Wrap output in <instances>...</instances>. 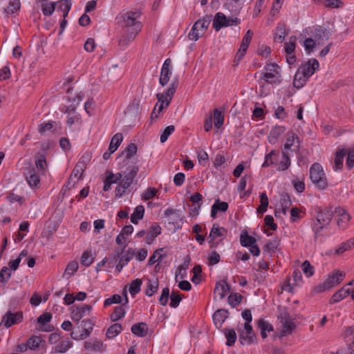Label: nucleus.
<instances>
[{
	"label": "nucleus",
	"mask_w": 354,
	"mask_h": 354,
	"mask_svg": "<svg viewBox=\"0 0 354 354\" xmlns=\"http://www.w3.org/2000/svg\"><path fill=\"white\" fill-rule=\"evenodd\" d=\"M122 139L123 136L122 133H117L116 134H115L111 140L108 149L109 151H111V152H115L120 146V143L122 142Z\"/></svg>",
	"instance_id": "nucleus-43"
},
{
	"label": "nucleus",
	"mask_w": 354,
	"mask_h": 354,
	"mask_svg": "<svg viewBox=\"0 0 354 354\" xmlns=\"http://www.w3.org/2000/svg\"><path fill=\"white\" fill-rule=\"evenodd\" d=\"M335 213L338 214L339 218L337 220V224L339 229L345 230L348 225L351 216L344 209H336Z\"/></svg>",
	"instance_id": "nucleus-13"
},
{
	"label": "nucleus",
	"mask_w": 354,
	"mask_h": 354,
	"mask_svg": "<svg viewBox=\"0 0 354 354\" xmlns=\"http://www.w3.org/2000/svg\"><path fill=\"white\" fill-rule=\"evenodd\" d=\"M178 85V79L175 77L170 86L167 88L165 93H162L164 95V100H166V106L169 105L170 101L174 96L176 90Z\"/></svg>",
	"instance_id": "nucleus-20"
},
{
	"label": "nucleus",
	"mask_w": 354,
	"mask_h": 354,
	"mask_svg": "<svg viewBox=\"0 0 354 354\" xmlns=\"http://www.w3.org/2000/svg\"><path fill=\"white\" fill-rule=\"evenodd\" d=\"M309 78H306L305 76H303V74L301 73V71L297 70L294 77L293 86L296 88L299 89L306 84Z\"/></svg>",
	"instance_id": "nucleus-41"
},
{
	"label": "nucleus",
	"mask_w": 354,
	"mask_h": 354,
	"mask_svg": "<svg viewBox=\"0 0 354 354\" xmlns=\"http://www.w3.org/2000/svg\"><path fill=\"white\" fill-rule=\"evenodd\" d=\"M291 160L288 156V152L282 151V159L280 161L277 167L278 171H285L290 166Z\"/></svg>",
	"instance_id": "nucleus-46"
},
{
	"label": "nucleus",
	"mask_w": 354,
	"mask_h": 354,
	"mask_svg": "<svg viewBox=\"0 0 354 354\" xmlns=\"http://www.w3.org/2000/svg\"><path fill=\"white\" fill-rule=\"evenodd\" d=\"M145 214V207L143 205H138L131 216V222L133 224H137L139 220L142 219Z\"/></svg>",
	"instance_id": "nucleus-37"
},
{
	"label": "nucleus",
	"mask_w": 354,
	"mask_h": 354,
	"mask_svg": "<svg viewBox=\"0 0 354 354\" xmlns=\"http://www.w3.org/2000/svg\"><path fill=\"white\" fill-rule=\"evenodd\" d=\"M280 241L277 237L274 240L269 241L263 247V250L265 252L271 253L274 252L279 245Z\"/></svg>",
	"instance_id": "nucleus-49"
},
{
	"label": "nucleus",
	"mask_w": 354,
	"mask_h": 354,
	"mask_svg": "<svg viewBox=\"0 0 354 354\" xmlns=\"http://www.w3.org/2000/svg\"><path fill=\"white\" fill-rule=\"evenodd\" d=\"M86 169V166H84V165L77 162L73 169L71 175L75 178H77L78 181L82 179V174Z\"/></svg>",
	"instance_id": "nucleus-55"
},
{
	"label": "nucleus",
	"mask_w": 354,
	"mask_h": 354,
	"mask_svg": "<svg viewBox=\"0 0 354 354\" xmlns=\"http://www.w3.org/2000/svg\"><path fill=\"white\" fill-rule=\"evenodd\" d=\"M122 330V326L120 324L115 323L111 325L106 333V335L107 338L112 339L116 337L119 333H121Z\"/></svg>",
	"instance_id": "nucleus-42"
},
{
	"label": "nucleus",
	"mask_w": 354,
	"mask_h": 354,
	"mask_svg": "<svg viewBox=\"0 0 354 354\" xmlns=\"http://www.w3.org/2000/svg\"><path fill=\"white\" fill-rule=\"evenodd\" d=\"M23 319L24 316L22 311L12 313L11 310H8L3 316L1 323H3L4 326L8 328L15 324L21 323L23 321Z\"/></svg>",
	"instance_id": "nucleus-6"
},
{
	"label": "nucleus",
	"mask_w": 354,
	"mask_h": 354,
	"mask_svg": "<svg viewBox=\"0 0 354 354\" xmlns=\"http://www.w3.org/2000/svg\"><path fill=\"white\" fill-rule=\"evenodd\" d=\"M57 3L56 8L63 12V17L66 18L71 8V3L68 0H60Z\"/></svg>",
	"instance_id": "nucleus-39"
},
{
	"label": "nucleus",
	"mask_w": 354,
	"mask_h": 354,
	"mask_svg": "<svg viewBox=\"0 0 354 354\" xmlns=\"http://www.w3.org/2000/svg\"><path fill=\"white\" fill-rule=\"evenodd\" d=\"M253 36V32L251 30H248L243 38L242 39L241 44L240 48L243 50V51H247L248 46L251 42L252 38Z\"/></svg>",
	"instance_id": "nucleus-52"
},
{
	"label": "nucleus",
	"mask_w": 354,
	"mask_h": 354,
	"mask_svg": "<svg viewBox=\"0 0 354 354\" xmlns=\"http://www.w3.org/2000/svg\"><path fill=\"white\" fill-rule=\"evenodd\" d=\"M224 334L225 336V338L227 339L226 341V345L227 346H232L236 340V333L233 328H225L224 330Z\"/></svg>",
	"instance_id": "nucleus-45"
},
{
	"label": "nucleus",
	"mask_w": 354,
	"mask_h": 354,
	"mask_svg": "<svg viewBox=\"0 0 354 354\" xmlns=\"http://www.w3.org/2000/svg\"><path fill=\"white\" fill-rule=\"evenodd\" d=\"M171 74V69L161 68L160 76L159 79V83L162 86H165L170 79Z\"/></svg>",
	"instance_id": "nucleus-57"
},
{
	"label": "nucleus",
	"mask_w": 354,
	"mask_h": 354,
	"mask_svg": "<svg viewBox=\"0 0 354 354\" xmlns=\"http://www.w3.org/2000/svg\"><path fill=\"white\" fill-rule=\"evenodd\" d=\"M158 190L155 187L147 188L142 194V199L147 201L153 198L157 194Z\"/></svg>",
	"instance_id": "nucleus-63"
},
{
	"label": "nucleus",
	"mask_w": 354,
	"mask_h": 354,
	"mask_svg": "<svg viewBox=\"0 0 354 354\" xmlns=\"http://www.w3.org/2000/svg\"><path fill=\"white\" fill-rule=\"evenodd\" d=\"M227 17L222 12H217L213 20V28L216 31L220 30L223 27H226Z\"/></svg>",
	"instance_id": "nucleus-26"
},
{
	"label": "nucleus",
	"mask_w": 354,
	"mask_h": 354,
	"mask_svg": "<svg viewBox=\"0 0 354 354\" xmlns=\"http://www.w3.org/2000/svg\"><path fill=\"white\" fill-rule=\"evenodd\" d=\"M212 117L214 119V127L216 129H220L223 126L224 122L223 111L218 109H214Z\"/></svg>",
	"instance_id": "nucleus-38"
},
{
	"label": "nucleus",
	"mask_w": 354,
	"mask_h": 354,
	"mask_svg": "<svg viewBox=\"0 0 354 354\" xmlns=\"http://www.w3.org/2000/svg\"><path fill=\"white\" fill-rule=\"evenodd\" d=\"M183 297V295L180 294L179 291L173 290L170 295L171 301H170L169 306L171 308H177L179 306Z\"/></svg>",
	"instance_id": "nucleus-47"
},
{
	"label": "nucleus",
	"mask_w": 354,
	"mask_h": 354,
	"mask_svg": "<svg viewBox=\"0 0 354 354\" xmlns=\"http://www.w3.org/2000/svg\"><path fill=\"white\" fill-rule=\"evenodd\" d=\"M296 37L292 36L290 37L289 41L286 42L284 44L285 52L286 54H292L294 53L296 48Z\"/></svg>",
	"instance_id": "nucleus-60"
},
{
	"label": "nucleus",
	"mask_w": 354,
	"mask_h": 354,
	"mask_svg": "<svg viewBox=\"0 0 354 354\" xmlns=\"http://www.w3.org/2000/svg\"><path fill=\"white\" fill-rule=\"evenodd\" d=\"M148 326L145 322H139L132 325L131 330V333L140 337H145L148 333Z\"/></svg>",
	"instance_id": "nucleus-21"
},
{
	"label": "nucleus",
	"mask_w": 354,
	"mask_h": 354,
	"mask_svg": "<svg viewBox=\"0 0 354 354\" xmlns=\"http://www.w3.org/2000/svg\"><path fill=\"white\" fill-rule=\"evenodd\" d=\"M72 346H73V342L71 340H69V339L64 340V341H62L59 344H58L55 347V351L56 353H64L66 352L68 348L72 347Z\"/></svg>",
	"instance_id": "nucleus-51"
},
{
	"label": "nucleus",
	"mask_w": 354,
	"mask_h": 354,
	"mask_svg": "<svg viewBox=\"0 0 354 354\" xmlns=\"http://www.w3.org/2000/svg\"><path fill=\"white\" fill-rule=\"evenodd\" d=\"M156 97L158 99V102L155 105L151 115V119H156L158 118L159 114L162 111L164 108L166 106V100H164V95L160 93L156 94Z\"/></svg>",
	"instance_id": "nucleus-16"
},
{
	"label": "nucleus",
	"mask_w": 354,
	"mask_h": 354,
	"mask_svg": "<svg viewBox=\"0 0 354 354\" xmlns=\"http://www.w3.org/2000/svg\"><path fill=\"white\" fill-rule=\"evenodd\" d=\"M137 151V145L134 143H131L122 151V154L125 156L126 159H130L136 154Z\"/></svg>",
	"instance_id": "nucleus-56"
},
{
	"label": "nucleus",
	"mask_w": 354,
	"mask_h": 354,
	"mask_svg": "<svg viewBox=\"0 0 354 354\" xmlns=\"http://www.w3.org/2000/svg\"><path fill=\"white\" fill-rule=\"evenodd\" d=\"M228 310L223 308L218 309L212 315V319L217 328H220L222 327L223 324L228 317Z\"/></svg>",
	"instance_id": "nucleus-12"
},
{
	"label": "nucleus",
	"mask_w": 354,
	"mask_h": 354,
	"mask_svg": "<svg viewBox=\"0 0 354 354\" xmlns=\"http://www.w3.org/2000/svg\"><path fill=\"white\" fill-rule=\"evenodd\" d=\"M141 13L138 11H128L121 18L124 34L119 41V45L127 46L133 41L142 29V24L140 21Z\"/></svg>",
	"instance_id": "nucleus-1"
},
{
	"label": "nucleus",
	"mask_w": 354,
	"mask_h": 354,
	"mask_svg": "<svg viewBox=\"0 0 354 354\" xmlns=\"http://www.w3.org/2000/svg\"><path fill=\"white\" fill-rule=\"evenodd\" d=\"M134 255V250L132 248H129L124 254H122L120 256L118 262L126 266L131 261V259H132Z\"/></svg>",
	"instance_id": "nucleus-58"
},
{
	"label": "nucleus",
	"mask_w": 354,
	"mask_h": 354,
	"mask_svg": "<svg viewBox=\"0 0 354 354\" xmlns=\"http://www.w3.org/2000/svg\"><path fill=\"white\" fill-rule=\"evenodd\" d=\"M230 289V285L225 281H218L216 283L214 293L217 292L220 299H222L226 296Z\"/></svg>",
	"instance_id": "nucleus-29"
},
{
	"label": "nucleus",
	"mask_w": 354,
	"mask_h": 354,
	"mask_svg": "<svg viewBox=\"0 0 354 354\" xmlns=\"http://www.w3.org/2000/svg\"><path fill=\"white\" fill-rule=\"evenodd\" d=\"M346 154V165L350 170L354 167V147L347 151Z\"/></svg>",
	"instance_id": "nucleus-64"
},
{
	"label": "nucleus",
	"mask_w": 354,
	"mask_h": 354,
	"mask_svg": "<svg viewBox=\"0 0 354 354\" xmlns=\"http://www.w3.org/2000/svg\"><path fill=\"white\" fill-rule=\"evenodd\" d=\"M288 34V32L286 30L285 24H279L277 27L276 28V32L274 37V41L278 43H282Z\"/></svg>",
	"instance_id": "nucleus-34"
},
{
	"label": "nucleus",
	"mask_w": 354,
	"mask_h": 354,
	"mask_svg": "<svg viewBox=\"0 0 354 354\" xmlns=\"http://www.w3.org/2000/svg\"><path fill=\"white\" fill-rule=\"evenodd\" d=\"M180 212V210L172 208H167L165 211L164 214L167 217L169 224L172 225L174 228H179L180 224L183 223V216Z\"/></svg>",
	"instance_id": "nucleus-8"
},
{
	"label": "nucleus",
	"mask_w": 354,
	"mask_h": 354,
	"mask_svg": "<svg viewBox=\"0 0 354 354\" xmlns=\"http://www.w3.org/2000/svg\"><path fill=\"white\" fill-rule=\"evenodd\" d=\"M142 283V281L140 279H134L131 282L129 290L132 296L136 295L140 291Z\"/></svg>",
	"instance_id": "nucleus-50"
},
{
	"label": "nucleus",
	"mask_w": 354,
	"mask_h": 354,
	"mask_svg": "<svg viewBox=\"0 0 354 354\" xmlns=\"http://www.w3.org/2000/svg\"><path fill=\"white\" fill-rule=\"evenodd\" d=\"M257 326L261 330L260 333L263 339H266L268 337L267 332H271L274 330L272 325L263 319L259 320Z\"/></svg>",
	"instance_id": "nucleus-31"
},
{
	"label": "nucleus",
	"mask_w": 354,
	"mask_h": 354,
	"mask_svg": "<svg viewBox=\"0 0 354 354\" xmlns=\"http://www.w3.org/2000/svg\"><path fill=\"white\" fill-rule=\"evenodd\" d=\"M313 36L318 41L319 40H328L329 39L328 30L322 26H317L314 27L313 31H311Z\"/></svg>",
	"instance_id": "nucleus-24"
},
{
	"label": "nucleus",
	"mask_w": 354,
	"mask_h": 354,
	"mask_svg": "<svg viewBox=\"0 0 354 354\" xmlns=\"http://www.w3.org/2000/svg\"><path fill=\"white\" fill-rule=\"evenodd\" d=\"M295 140H297L298 145L297 148L299 147L300 140L298 136L294 133L292 131H290L286 133V141L284 145V149L286 150L290 149L292 146H293Z\"/></svg>",
	"instance_id": "nucleus-35"
},
{
	"label": "nucleus",
	"mask_w": 354,
	"mask_h": 354,
	"mask_svg": "<svg viewBox=\"0 0 354 354\" xmlns=\"http://www.w3.org/2000/svg\"><path fill=\"white\" fill-rule=\"evenodd\" d=\"M350 294V290L342 288L335 292L330 299L329 303L333 304L346 298Z\"/></svg>",
	"instance_id": "nucleus-33"
},
{
	"label": "nucleus",
	"mask_w": 354,
	"mask_h": 354,
	"mask_svg": "<svg viewBox=\"0 0 354 354\" xmlns=\"http://www.w3.org/2000/svg\"><path fill=\"white\" fill-rule=\"evenodd\" d=\"M20 6L19 0L10 1L8 6L4 8V12L8 14H13L20 9Z\"/></svg>",
	"instance_id": "nucleus-54"
},
{
	"label": "nucleus",
	"mask_w": 354,
	"mask_h": 354,
	"mask_svg": "<svg viewBox=\"0 0 354 354\" xmlns=\"http://www.w3.org/2000/svg\"><path fill=\"white\" fill-rule=\"evenodd\" d=\"M333 211L330 209L325 208L324 209H319L316 214V218L317 222L320 225H328L330 223L333 218Z\"/></svg>",
	"instance_id": "nucleus-11"
},
{
	"label": "nucleus",
	"mask_w": 354,
	"mask_h": 354,
	"mask_svg": "<svg viewBox=\"0 0 354 354\" xmlns=\"http://www.w3.org/2000/svg\"><path fill=\"white\" fill-rule=\"evenodd\" d=\"M346 153V149L339 147L337 148L334 158L333 169L335 171L342 170L343 169V161Z\"/></svg>",
	"instance_id": "nucleus-14"
},
{
	"label": "nucleus",
	"mask_w": 354,
	"mask_h": 354,
	"mask_svg": "<svg viewBox=\"0 0 354 354\" xmlns=\"http://www.w3.org/2000/svg\"><path fill=\"white\" fill-rule=\"evenodd\" d=\"M264 72L261 75V80L270 84H279L281 82L280 66L276 63H267L263 67Z\"/></svg>",
	"instance_id": "nucleus-2"
},
{
	"label": "nucleus",
	"mask_w": 354,
	"mask_h": 354,
	"mask_svg": "<svg viewBox=\"0 0 354 354\" xmlns=\"http://www.w3.org/2000/svg\"><path fill=\"white\" fill-rule=\"evenodd\" d=\"M261 204L257 208V213L263 214L267 211L268 206V198L266 192H262L260 194Z\"/></svg>",
	"instance_id": "nucleus-48"
},
{
	"label": "nucleus",
	"mask_w": 354,
	"mask_h": 354,
	"mask_svg": "<svg viewBox=\"0 0 354 354\" xmlns=\"http://www.w3.org/2000/svg\"><path fill=\"white\" fill-rule=\"evenodd\" d=\"M212 20V15H205L198 19L193 25L188 34V38L192 41L198 40L205 33Z\"/></svg>",
	"instance_id": "nucleus-4"
},
{
	"label": "nucleus",
	"mask_w": 354,
	"mask_h": 354,
	"mask_svg": "<svg viewBox=\"0 0 354 354\" xmlns=\"http://www.w3.org/2000/svg\"><path fill=\"white\" fill-rule=\"evenodd\" d=\"M310 178L315 186L319 189H325L328 184L322 166L317 162L313 163L309 169Z\"/></svg>",
	"instance_id": "nucleus-3"
},
{
	"label": "nucleus",
	"mask_w": 354,
	"mask_h": 354,
	"mask_svg": "<svg viewBox=\"0 0 354 354\" xmlns=\"http://www.w3.org/2000/svg\"><path fill=\"white\" fill-rule=\"evenodd\" d=\"M159 281L158 279L152 281L151 279H148L147 288L145 290V294L151 297L154 293H156L158 289Z\"/></svg>",
	"instance_id": "nucleus-44"
},
{
	"label": "nucleus",
	"mask_w": 354,
	"mask_h": 354,
	"mask_svg": "<svg viewBox=\"0 0 354 354\" xmlns=\"http://www.w3.org/2000/svg\"><path fill=\"white\" fill-rule=\"evenodd\" d=\"M227 231L223 227H220L218 224L214 223L209 232V239H216L217 237L224 238L227 236Z\"/></svg>",
	"instance_id": "nucleus-27"
},
{
	"label": "nucleus",
	"mask_w": 354,
	"mask_h": 354,
	"mask_svg": "<svg viewBox=\"0 0 354 354\" xmlns=\"http://www.w3.org/2000/svg\"><path fill=\"white\" fill-rule=\"evenodd\" d=\"M286 127L280 125H275L269 133L268 139L270 143L274 144L279 137L284 133Z\"/></svg>",
	"instance_id": "nucleus-23"
},
{
	"label": "nucleus",
	"mask_w": 354,
	"mask_h": 354,
	"mask_svg": "<svg viewBox=\"0 0 354 354\" xmlns=\"http://www.w3.org/2000/svg\"><path fill=\"white\" fill-rule=\"evenodd\" d=\"M81 326L83 328V330L80 333V338L82 339H84L91 335L93 329L94 324L91 322L90 319H86L82 320Z\"/></svg>",
	"instance_id": "nucleus-28"
},
{
	"label": "nucleus",
	"mask_w": 354,
	"mask_h": 354,
	"mask_svg": "<svg viewBox=\"0 0 354 354\" xmlns=\"http://www.w3.org/2000/svg\"><path fill=\"white\" fill-rule=\"evenodd\" d=\"M345 273L342 271H336L329 274L327 279L325 280L329 289L336 286L339 284L344 279Z\"/></svg>",
	"instance_id": "nucleus-15"
},
{
	"label": "nucleus",
	"mask_w": 354,
	"mask_h": 354,
	"mask_svg": "<svg viewBox=\"0 0 354 354\" xmlns=\"http://www.w3.org/2000/svg\"><path fill=\"white\" fill-rule=\"evenodd\" d=\"M161 230L162 229L158 223L150 226L146 235V243L149 245L151 244L155 239L161 234Z\"/></svg>",
	"instance_id": "nucleus-19"
},
{
	"label": "nucleus",
	"mask_w": 354,
	"mask_h": 354,
	"mask_svg": "<svg viewBox=\"0 0 354 354\" xmlns=\"http://www.w3.org/2000/svg\"><path fill=\"white\" fill-rule=\"evenodd\" d=\"M292 277L293 283H290L291 279L290 278L286 279V283H287L286 286L288 288H287V289L286 288L285 290H288L290 292L292 289V286H299V283H301L302 274H301V271L299 269L295 270L292 272Z\"/></svg>",
	"instance_id": "nucleus-25"
},
{
	"label": "nucleus",
	"mask_w": 354,
	"mask_h": 354,
	"mask_svg": "<svg viewBox=\"0 0 354 354\" xmlns=\"http://www.w3.org/2000/svg\"><path fill=\"white\" fill-rule=\"evenodd\" d=\"M78 263L75 261H71L66 266V268L64 271L65 275H68V277H71L78 270Z\"/></svg>",
	"instance_id": "nucleus-62"
},
{
	"label": "nucleus",
	"mask_w": 354,
	"mask_h": 354,
	"mask_svg": "<svg viewBox=\"0 0 354 354\" xmlns=\"http://www.w3.org/2000/svg\"><path fill=\"white\" fill-rule=\"evenodd\" d=\"M281 322L282 323V329L280 332V336L283 337L292 334L296 328L295 323L290 319L287 314L281 317Z\"/></svg>",
	"instance_id": "nucleus-10"
},
{
	"label": "nucleus",
	"mask_w": 354,
	"mask_h": 354,
	"mask_svg": "<svg viewBox=\"0 0 354 354\" xmlns=\"http://www.w3.org/2000/svg\"><path fill=\"white\" fill-rule=\"evenodd\" d=\"M92 310V306L88 304H75L71 307V317L75 322H78L83 317Z\"/></svg>",
	"instance_id": "nucleus-5"
},
{
	"label": "nucleus",
	"mask_w": 354,
	"mask_h": 354,
	"mask_svg": "<svg viewBox=\"0 0 354 354\" xmlns=\"http://www.w3.org/2000/svg\"><path fill=\"white\" fill-rule=\"evenodd\" d=\"M94 261V258L88 251H84L81 257L80 263L82 265L88 267L91 266Z\"/></svg>",
	"instance_id": "nucleus-59"
},
{
	"label": "nucleus",
	"mask_w": 354,
	"mask_h": 354,
	"mask_svg": "<svg viewBox=\"0 0 354 354\" xmlns=\"http://www.w3.org/2000/svg\"><path fill=\"white\" fill-rule=\"evenodd\" d=\"M35 165L38 172L41 175H45L47 162L44 154L39 152L35 155Z\"/></svg>",
	"instance_id": "nucleus-22"
},
{
	"label": "nucleus",
	"mask_w": 354,
	"mask_h": 354,
	"mask_svg": "<svg viewBox=\"0 0 354 354\" xmlns=\"http://www.w3.org/2000/svg\"><path fill=\"white\" fill-rule=\"evenodd\" d=\"M244 329L245 332L241 331L239 334V342L241 344H252L255 342L257 336L253 330L252 326L249 323H245Z\"/></svg>",
	"instance_id": "nucleus-7"
},
{
	"label": "nucleus",
	"mask_w": 354,
	"mask_h": 354,
	"mask_svg": "<svg viewBox=\"0 0 354 354\" xmlns=\"http://www.w3.org/2000/svg\"><path fill=\"white\" fill-rule=\"evenodd\" d=\"M256 239L248 234L247 231L242 232L240 236V243L243 247H249L255 244Z\"/></svg>",
	"instance_id": "nucleus-36"
},
{
	"label": "nucleus",
	"mask_w": 354,
	"mask_h": 354,
	"mask_svg": "<svg viewBox=\"0 0 354 354\" xmlns=\"http://www.w3.org/2000/svg\"><path fill=\"white\" fill-rule=\"evenodd\" d=\"M319 62L316 59L313 58L302 64L298 68V71H301L303 76H305L306 78H310L315 71L319 69Z\"/></svg>",
	"instance_id": "nucleus-9"
},
{
	"label": "nucleus",
	"mask_w": 354,
	"mask_h": 354,
	"mask_svg": "<svg viewBox=\"0 0 354 354\" xmlns=\"http://www.w3.org/2000/svg\"><path fill=\"white\" fill-rule=\"evenodd\" d=\"M125 304H122L114 308L113 311L110 317L111 320L112 322H117L125 315L126 311L124 306L126 304L128 303V298L127 294H125Z\"/></svg>",
	"instance_id": "nucleus-18"
},
{
	"label": "nucleus",
	"mask_w": 354,
	"mask_h": 354,
	"mask_svg": "<svg viewBox=\"0 0 354 354\" xmlns=\"http://www.w3.org/2000/svg\"><path fill=\"white\" fill-rule=\"evenodd\" d=\"M127 171L124 173V178L125 180L133 183L134 178L136 176L139 171V167L136 163L129 165Z\"/></svg>",
	"instance_id": "nucleus-32"
},
{
	"label": "nucleus",
	"mask_w": 354,
	"mask_h": 354,
	"mask_svg": "<svg viewBox=\"0 0 354 354\" xmlns=\"http://www.w3.org/2000/svg\"><path fill=\"white\" fill-rule=\"evenodd\" d=\"M279 152L277 150H272L269 153L266 154L264 158V162L262 164V167H268L276 163L278 160Z\"/></svg>",
	"instance_id": "nucleus-30"
},
{
	"label": "nucleus",
	"mask_w": 354,
	"mask_h": 354,
	"mask_svg": "<svg viewBox=\"0 0 354 354\" xmlns=\"http://www.w3.org/2000/svg\"><path fill=\"white\" fill-rule=\"evenodd\" d=\"M243 299V296L238 293H232L228 297V303L229 304L233 307L235 308L241 302Z\"/></svg>",
	"instance_id": "nucleus-61"
},
{
	"label": "nucleus",
	"mask_w": 354,
	"mask_h": 354,
	"mask_svg": "<svg viewBox=\"0 0 354 354\" xmlns=\"http://www.w3.org/2000/svg\"><path fill=\"white\" fill-rule=\"evenodd\" d=\"M25 175L26 181L31 187H36L38 186L40 183V178L36 174V171L34 167H30L28 168Z\"/></svg>",
	"instance_id": "nucleus-17"
},
{
	"label": "nucleus",
	"mask_w": 354,
	"mask_h": 354,
	"mask_svg": "<svg viewBox=\"0 0 354 354\" xmlns=\"http://www.w3.org/2000/svg\"><path fill=\"white\" fill-rule=\"evenodd\" d=\"M354 246V238L350 239L342 243L335 250V254H342L344 252L349 250Z\"/></svg>",
	"instance_id": "nucleus-40"
},
{
	"label": "nucleus",
	"mask_w": 354,
	"mask_h": 354,
	"mask_svg": "<svg viewBox=\"0 0 354 354\" xmlns=\"http://www.w3.org/2000/svg\"><path fill=\"white\" fill-rule=\"evenodd\" d=\"M56 2H50L41 5V11L45 16H50L56 9Z\"/></svg>",
	"instance_id": "nucleus-53"
}]
</instances>
